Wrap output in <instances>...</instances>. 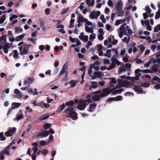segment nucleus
Wrapping results in <instances>:
<instances>
[{
	"label": "nucleus",
	"mask_w": 160,
	"mask_h": 160,
	"mask_svg": "<svg viewBox=\"0 0 160 160\" xmlns=\"http://www.w3.org/2000/svg\"><path fill=\"white\" fill-rule=\"evenodd\" d=\"M31 46V45L26 44L24 46L23 49L22 47H19V48L20 51L19 54L22 56L28 54V49Z\"/></svg>",
	"instance_id": "obj_3"
},
{
	"label": "nucleus",
	"mask_w": 160,
	"mask_h": 160,
	"mask_svg": "<svg viewBox=\"0 0 160 160\" xmlns=\"http://www.w3.org/2000/svg\"><path fill=\"white\" fill-rule=\"evenodd\" d=\"M145 9L148 14H150L151 12V11L150 8L148 6H146L145 8Z\"/></svg>",
	"instance_id": "obj_58"
},
{
	"label": "nucleus",
	"mask_w": 160,
	"mask_h": 160,
	"mask_svg": "<svg viewBox=\"0 0 160 160\" xmlns=\"http://www.w3.org/2000/svg\"><path fill=\"white\" fill-rule=\"evenodd\" d=\"M88 35H86L83 37L81 40L83 41L84 42H87L88 41Z\"/></svg>",
	"instance_id": "obj_47"
},
{
	"label": "nucleus",
	"mask_w": 160,
	"mask_h": 160,
	"mask_svg": "<svg viewBox=\"0 0 160 160\" xmlns=\"http://www.w3.org/2000/svg\"><path fill=\"white\" fill-rule=\"evenodd\" d=\"M130 40L129 38H127L125 37L123 39V41L124 42H126L127 44H128Z\"/></svg>",
	"instance_id": "obj_55"
},
{
	"label": "nucleus",
	"mask_w": 160,
	"mask_h": 160,
	"mask_svg": "<svg viewBox=\"0 0 160 160\" xmlns=\"http://www.w3.org/2000/svg\"><path fill=\"white\" fill-rule=\"evenodd\" d=\"M159 18H160V11H158L156 13L155 18L157 19H158Z\"/></svg>",
	"instance_id": "obj_54"
},
{
	"label": "nucleus",
	"mask_w": 160,
	"mask_h": 160,
	"mask_svg": "<svg viewBox=\"0 0 160 160\" xmlns=\"http://www.w3.org/2000/svg\"><path fill=\"white\" fill-rule=\"evenodd\" d=\"M14 92L16 94L15 97L18 99H20L23 96L22 92L17 89H14Z\"/></svg>",
	"instance_id": "obj_12"
},
{
	"label": "nucleus",
	"mask_w": 160,
	"mask_h": 160,
	"mask_svg": "<svg viewBox=\"0 0 160 160\" xmlns=\"http://www.w3.org/2000/svg\"><path fill=\"white\" fill-rule=\"evenodd\" d=\"M108 4L109 7L112 8H113L114 6L112 2L111 1V0H109L108 1Z\"/></svg>",
	"instance_id": "obj_52"
},
{
	"label": "nucleus",
	"mask_w": 160,
	"mask_h": 160,
	"mask_svg": "<svg viewBox=\"0 0 160 160\" xmlns=\"http://www.w3.org/2000/svg\"><path fill=\"white\" fill-rule=\"evenodd\" d=\"M133 89L134 91L138 93H145V92L142 89L141 87L136 86H134Z\"/></svg>",
	"instance_id": "obj_11"
},
{
	"label": "nucleus",
	"mask_w": 160,
	"mask_h": 160,
	"mask_svg": "<svg viewBox=\"0 0 160 160\" xmlns=\"http://www.w3.org/2000/svg\"><path fill=\"white\" fill-rule=\"evenodd\" d=\"M117 55H114L112 56L111 58V61L112 62L116 63L118 60L116 58H117Z\"/></svg>",
	"instance_id": "obj_40"
},
{
	"label": "nucleus",
	"mask_w": 160,
	"mask_h": 160,
	"mask_svg": "<svg viewBox=\"0 0 160 160\" xmlns=\"http://www.w3.org/2000/svg\"><path fill=\"white\" fill-rule=\"evenodd\" d=\"M68 68V64L66 63L63 65L62 68L59 74V75H61L64 73H65V72H66V70Z\"/></svg>",
	"instance_id": "obj_15"
},
{
	"label": "nucleus",
	"mask_w": 160,
	"mask_h": 160,
	"mask_svg": "<svg viewBox=\"0 0 160 160\" xmlns=\"http://www.w3.org/2000/svg\"><path fill=\"white\" fill-rule=\"evenodd\" d=\"M86 98L87 99V100H84L85 101H86V103H87L88 102H92L93 99H92V98L91 95H88L87 96Z\"/></svg>",
	"instance_id": "obj_26"
},
{
	"label": "nucleus",
	"mask_w": 160,
	"mask_h": 160,
	"mask_svg": "<svg viewBox=\"0 0 160 160\" xmlns=\"http://www.w3.org/2000/svg\"><path fill=\"white\" fill-rule=\"evenodd\" d=\"M66 116L67 118H72V119L74 120L77 119L78 118L76 113L73 111L70 113H68V114Z\"/></svg>",
	"instance_id": "obj_9"
},
{
	"label": "nucleus",
	"mask_w": 160,
	"mask_h": 160,
	"mask_svg": "<svg viewBox=\"0 0 160 160\" xmlns=\"http://www.w3.org/2000/svg\"><path fill=\"white\" fill-rule=\"evenodd\" d=\"M72 111H73V108L69 107L65 110L64 112L67 113V115H68V113H70Z\"/></svg>",
	"instance_id": "obj_34"
},
{
	"label": "nucleus",
	"mask_w": 160,
	"mask_h": 160,
	"mask_svg": "<svg viewBox=\"0 0 160 160\" xmlns=\"http://www.w3.org/2000/svg\"><path fill=\"white\" fill-rule=\"evenodd\" d=\"M13 143V142H12L6 148L3 150H2L0 152L2 153V154H7L8 156H9L10 155V153L8 151L10 148L11 145Z\"/></svg>",
	"instance_id": "obj_14"
},
{
	"label": "nucleus",
	"mask_w": 160,
	"mask_h": 160,
	"mask_svg": "<svg viewBox=\"0 0 160 160\" xmlns=\"http://www.w3.org/2000/svg\"><path fill=\"white\" fill-rule=\"evenodd\" d=\"M117 82L120 85H117L116 88L117 90H119L121 91V92L122 91V89L120 88L122 86L126 87H128L129 86L130 84L127 81H122L121 79H118Z\"/></svg>",
	"instance_id": "obj_2"
},
{
	"label": "nucleus",
	"mask_w": 160,
	"mask_h": 160,
	"mask_svg": "<svg viewBox=\"0 0 160 160\" xmlns=\"http://www.w3.org/2000/svg\"><path fill=\"white\" fill-rule=\"evenodd\" d=\"M101 14L100 12L99 11H92L90 14L89 17L91 19H96Z\"/></svg>",
	"instance_id": "obj_5"
},
{
	"label": "nucleus",
	"mask_w": 160,
	"mask_h": 160,
	"mask_svg": "<svg viewBox=\"0 0 160 160\" xmlns=\"http://www.w3.org/2000/svg\"><path fill=\"white\" fill-rule=\"evenodd\" d=\"M21 103L19 102H13L12 104V107L15 108H18L21 105Z\"/></svg>",
	"instance_id": "obj_31"
},
{
	"label": "nucleus",
	"mask_w": 160,
	"mask_h": 160,
	"mask_svg": "<svg viewBox=\"0 0 160 160\" xmlns=\"http://www.w3.org/2000/svg\"><path fill=\"white\" fill-rule=\"evenodd\" d=\"M32 149L33 151V153H36L38 150V148L37 147H32Z\"/></svg>",
	"instance_id": "obj_61"
},
{
	"label": "nucleus",
	"mask_w": 160,
	"mask_h": 160,
	"mask_svg": "<svg viewBox=\"0 0 160 160\" xmlns=\"http://www.w3.org/2000/svg\"><path fill=\"white\" fill-rule=\"evenodd\" d=\"M50 126L51 124L48 123H46L44 125L43 128L44 129H46L50 128Z\"/></svg>",
	"instance_id": "obj_60"
},
{
	"label": "nucleus",
	"mask_w": 160,
	"mask_h": 160,
	"mask_svg": "<svg viewBox=\"0 0 160 160\" xmlns=\"http://www.w3.org/2000/svg\"><path fill=\"white\" fill-rule=\"evenodd\" d=\"M71 87H74L76 86V82L75 80H72L69 82Z\"/></svg>",
	"instance_id": "obj_38"
},
{
	"label": "nucleus",
	"mask_w": 160,
	"mask_h": 160,
	"mask_svg": "<svg viewBox=\"0 0 160 160\" xmlns=\"http://www.w3.org/2000/svg\"><path fill=\"white\" fill-rule=\"evenodd\" d=\"M12 43H7L4 45L3 47L7 48L9 49L11 48V46L12 45Z\"/></svg>",
	"instance_id": "obj_49"
},
{
	"label": "nucleus",
	"mask_w": 160,
	"mask_h": 160,
	"mask_svg": "<svg viewBox=\"0 0 160 160\" xmlns=\"http://www.w3.org/2000/svg\"><path fill=\"white\" fill-rule=\"evenodd\" d=\"M160 82V79L158 77L154 76L153 77L151 82L152 83H156V82Z\"/></svg>",
	"instance_id": "obj_21"
},
{
	"label": "nucleus",
	"mask_w": 160,
	"mask_h": 160,
	"mask_svg": "<svg viewBox=\"0 0 160 160\" xmlns=\"http://www.w3.org/2000/svg\"><path fill=\"white\" fill-rule=\"evenodd\" d=\"M69 8H64L63 9L61 12V14L62 15H63L66 13L68 11V10Z\"/></svg>",
	"instance_id": "obj_56"
},
{
	"label": "nucleus",
	"mask_w": 160,
	"mask_h": 160,
	"mask_svg": "<svg viewBox=\"0 0 160 160\" xmlns=\"http://www.w3.org/2000/svg\"><path fill=\"white\" fill-rule=\"evenodd\" d=\"M122 20L120 19L117 20L116 21V22L115 23V25L116 26H118L120 24H121L122 23Z\"/></svg>",
	"instance_id": "obj_59"
},
{
	"label": "nucleus",
	"mask_w": 160,
	"mask_h": 160,
	"mask_svg": "<svg viewBox=\"0 0 160 160\" xmlns=\"http://www.w3.org/2000/svg\"><path fill=\"white\" fill-rule=\"evenodd\" d=\"M100 62L98 61H96L94 63L91 64L90 65V68H94V69L98 71L99 70V65Z\"/></svg>",
	"instance_id": "obj_8"
},
{
	"label": "nucleus",
	"mask_w": 160,
	"mask_h": 160,
	"mask_svg": "<svg viewBox=\"0 0 160 160\" xmlns=\"http://www.w3.org/2000/svg\"><path fill=\"white\" fill-rule=\"evenodd\" d=\"M156 59L152 60V62L153 63H155L156 62H158V64H160V53L159 52L158 54L156 56Z\"/></svg>",
	"instance_id": "obj_17"
},
{
	"label": "nucleus",
	"mask_w": 160,
	"mask_h": 160,
	"mask_svg": "<svg viewBox=\"0 0 160 160\" xmlns=\"http://www.w3.org/2000/svg\"><path fill=\"white\" fill-rule=\"evenodd\" d=\"M16 129L15 127L10 128L8 131L5 132V135L7 137L12 136L15 133Z\"/></svg>",
	"instance_id": "obj_6"
},
{
	"label": "nucleus",
	"mask_w": 160,
	"mask_h": 160,
	"mask_svg": "<svg viewBox=\"0 0 160 160\" xmlns=\"http://www.w3.org/2000/svg\"><path fill=\"white\" fill-rule=\"evenodd\" d=\"M6 138L4 137L3 133V132L0 133V140L4 141L6 140Z\"/></svg>",
	"instance_id": "obj_44"
},
{
	"label": "nucleus",
	"mask_w": 160,
	"mask_h": 160,
	"mask_svg": "<svg viewBox=\"0 0 160 160\" xmlns=\"http://www.w3.org/2000/svg\"><path fill=\"white\" fill-rule=\"evenodd\" d=\"M34 82V78H32L29 77L25 80L24 84V85H29Z\"/></svg>",
	"instance_id": "obj_16"
},
{
	"label": "nucleus",
	"mask_w": 160,
	"mask_h": 160,
	"mask_svg": "<svg viewBox=\"0 0 160 160\" xmlns=\"http://www.w3.org/2000/svg\"><path fill=\"white\" fill-rule=\"evenodd\" d=\"M142 71L139 69H137L135 70V73L136 76L140 77L141 75V74L139 73V72Z\"/></svg>",
	"instance_id": "obj_46"
},
{
	"label": "nucleus",
	"mask_w": 160,
	"mask_h": 160,
	"mask_svg": "<svg viewBox=\"0 0 160 160\" xmlns=\"http://www.w3.org/2000/svg\"><path fill=\"white\" fill-rule=\"evenodd\" d=\"M129 58V56L127 54L125 55L123 57V60L124 62H127L128 61V59Z\"/></svg>",
	"instance_id": "obj_48"
},
{
	"label": "nucleus",
	"mask_w": 160,
	"mask_h": 160,
	"mask_svg": "<svg viewBox=\"0 0 160 160\" xmlns=\"http://www.w3.org/2000/svg\"><path fill=\"white\" fill-rule=\"evenodd\" d=\"M23 115L22 112V110H20L19 112L16 115L15 118L13 119L14 121L18 122L20 120L23 118Z\"/></svg>",
	"instance_id": "obj_7"
},
{
	"label": "nucleus",
	"mask_w": 160,
	"mask_h": 160,
	"mask_svg": "<svg viewBox=\"0 0 160 160\" xmlns=\"http://www.w3.org/2000/svg\"><path fill=\"white\" fill-rule=\"evenodd\" d=\"M100 19L102 20V22L103 23H105L106 22V19L104 18V16L103 15H101L100 17Z\"/></svg>",
	"instance_id": "obj_51"
},
{
	"label": "nucleus",
	"mask_w": 160,
	"mask_h": 160,
	"mask_svg": "<svg viewBox=\"0 0 160 160\" xmlns=\"http://www.w3.org/2000/svg\"><path fill=\"white\" fill-rule=\"evenodd\" d=\"M159 30H160V23L157 25L154 28V32H157Z\"/></svg>",
	"instance_id": "obj_37"
},
{
	"label": "nucleus",
	"mask_w": 160,
	"mask_h": 160,
	"mask_svg": "<svg viewBox=\"0 0 160 160\" xmlns=\"http://www.w3.org/2000/svg\"><path fill=\"white\" fill-rule=\"evenodd\" d=\"M116 13L118 16H121L124 14V11L122 9H116Z\"/></svg>",
	"instance_id": "obj_23"
},
{
	"label": "nucleus",
	"mask_w": 160,
	"mask_h": 160,
	"mask_svg": "<svg viewBox=\"0 0 160 160\" xmlns=\"http://www.w3.org/2000/svg\"><path fill=\"white\" fill-rule=\"evenodd\" d=\"M116 63L112 62V63L110 65V66L107 68L108 70H110L114 68L116 66Z\"/></svg>",
	"instance_id": "obj_33"
},
{
	"label": "nucleus",
	"mask_w": 160,
	"mask_h": 160,
	"mask_svg": "<svg viewBox=\"0 0 160 160\" xmlns=\"http://www.w3.org/2000/svg\"><path fill=\"white\" fill-rule=\"evenodd\" d=\"M36 153H33L31 156V158L32 160H36Z\"/></svg>",
	"instance_id": "obj_64"
},
{
	"label": "nucleus",
	"mask_w": 160,
	"mask_h": 160,
	"mask_svg": "<svg viewBox=\"0 0 160 160\" xmlns=\"http://www.w3.org/2000/svg\"><path fill=\"white\" fill-rule=\"evenodd\" d=\"M15 33V34H18L22 32L23 30L20 27H16L14 28Z\"/></svg>",
	"instance_id": "obj_22"
},
{
	"label": "nucleus",
	"mask_w": 160,
	"mask_h": 160,
	"mask_svg": "<svg viewBox=\"0 0 160 160\" xmlns=\"http://www.w3.org/2000/svg\"><path fill=\"white\" fill-rule=\"evenodd\" d=\"M85 31L88 32L92 33L93 32V28L92 27H89L87 25H85Z\"/></svg>",
	"instance_id": "obj_18"
},
{
	"label": "nucleus",
	"mask_w": 160,
	"mask_h": 160,
	"mask_svg": "<svg viewBox=\"0 0 160 160\" xmlns=\"http://www.w3.org/2000/svg\"><path fill=\"white\" fill-rule=\"evenodd\" d=\"M49 132L48 131L42 132L39 133L38 136L42 137H45L47 136L49 134Z\"/></svg>",
	"instance_id": "obj_19"
},
{
	"label": "nucleus",
	"mask_w": 160,
	"mask_h": 160,
	"mask_svg": "<svg viewBox=\"0 0 160 160\" xmlns=\"http://www.w3.org/2000/svg\"><path fill=\"white\" fill-rule=\"evenodd\" d=\"M100 98H102V97H101L100 94L95 95L92 97V99L93 100L97 101L100 100Z\"/></svg>",
	"instance_id": "obj_28"
},
{
	"label": "nucleus",
	"mask_w": 160,
	"mask_h": 160,
	"mask_svg": "<svg viewBox=\"0 0 160 160\" xmlns=\"http://www.w3.org/2000/svg\"><path fill=\"white\" fill-rule=\"evenodd\" d=\"M126 70V68L123 65H121V67L118 69L119 73H122L123 72H125Z\"/></svg>",
	"instance_id": "obj_24"
},
{
	"label": "nucleus",
	"mask_w": 160,
	"mask_h": 160,
	"mask_svg": "<svg viewBox=\"0 0 160 160\" xmlns=\"http://www.w3.org/2000/svg\"><path fill=\"white\" fill-rule=\"evenodd\" d=\"M12 56L15 59L18 58V54L17 50H15L13 51Z\"/></svg>",
	"instance_id": "obj_27"
},
{
	"label": "nucleus",
	"mask_w": 160,
	"mask_h": 160,
	"mask_svg": "<svg viewBox=\"0 0 160 160\" xmlns=\"http://www.w3.org/2000/svg\"><path fill=\"white\" fill-rule=\"evenodd\" d=\"M49 115L48 114H46L40 117V119L41 120H46L48 119L49 117Z\"/></svg>",
	"instance_id": "obj_30"
},
{
	"label": "nucleus",
	"mask_w": 160,
	"mask_h": 160,
	"mask_svg": "<svg viewBox=\"0 0 160 160\" xmlns=\"http://www.w3.org/2000/svg\"><path fill=\"white\" fill-rule=\"evenodd\" d=\"M126 28L127 29V30L128 32L129 33L131 34L132 33V30L131 29H130V27L129 26H126Z\"/></svg>",
	"instance_id": "obj_57"
},
{
	"label": "nucleus",
	"mask_w": 160,
	"mask_h": 160,
	"mask_svg": "<svg viewBox=\"0 0 160 160\" xmlns=\"http://www.w3.org/2000/svg\"><path fill=\"white\" fill-rule=\"evenodd\" d=\"M154 66L155 67H153L152 68V70L154 72H157L158 71V65H156L155 64Z\"/></svg>",
	"instance_id": "obj_43"
},
{
	"label": "nucleus",
	"mask_w": 160,
	"mask_h": 160,
	"mask_svg": "<svg viewBox=\"0 0 160 160\" xmlns=\"http://www.w3.org/2000/svg\"><path fill=\"white\" fill-rule=\"evenodd\" d=\"M57 23L56 24V26L57 28H63L64 26L63 25L61 24V21L60 20H58L57 21Z\"/></svg>",
	"instance_id": "obj_25"
},
{
	"label": "nucleus",
	"mask_w": 160,
	"mask_h": 160,
	"mask_svg": "<svg viewBox=\"0 0 160 160\" xmlns=\"http://www.w3.org/2000/svg\"><path fill=\"white\" fill-rule=\"evenodd\" d=\"M6 19V15H3L0 18V24L3 23Z\"/></svg>",
	"instance_id": "obj_41"
},
{
	"label": "nucleus",
	"mask_w": 160,
	"mask_h": 160,
	"mask_svg": "<svg viewBox=\"0 0 160 160\" xmlns=\"http://www.w3.org/2000/svg\"><path fill=\"white\" fill-rule=\"evenodd\" d=\"M96 104L95 103H93L91 104L88 111L90 112H92L94 111L95 110V108L96 107Z\"/></svg>",
	"instance_id": "obj_20"
},
{
	"label": "nucleus",
	"mask_w": 160,
	"mask_h": 160,
	"mask_svg": "<svg viewBox=\"0 0 160 160\" xmlns=\"http://www.w3.org/2000/svg\"><path fill=\"white\" fill-rule=\"evenodd\" d=\"M98 55L99 56H102V55L103 53L102 51V47L101 45H98Z\"/></svg>",
	"instance_id": "obj_29"
},
{
	"label": "nucleus",
	"mask_w": 160,
	"mask_h": 160,
	"mask_svg": "<svg viewBox=\"0 0 160 160\" xmlns=\"http://www.w3.org/2000/svg\"><path fill=\"white\" fill-rule=\"evenodd\" d=\"M7 40L6 38V36L5 35H3L2 37H0V43L2 44V41H4L5 42H6Z\"/></svg>",
	"instance_id": "obj_35"
},
{
	"label": "nucleus",
	"mask_w": 160,
	"mask_h": 160,
	"mask_svg": "<svg viewBox=\"0 0 160 160\" xmlns=\"http://www.w3.org/2000/svg\"><path fill=\"white\" fill-rule=\"evenodd\" d=\"M121 91L119 90H117L116 88H113L110 90L109 88L103 89L101 93L100 94L102 98L106 97L111 92L114 94L120 93Z\"/></svg>",
	"instance_id": "obj_1"
},
{
	"label": "nucleus",
	"mask_w": 160,
	"mask_h": 160,
	"mask_svg": "<svg viewBox=\"0 0 160 160\" xmlns=\"http://www.w3.org/2000/svg\"><path fill=\"white\" fill-rule=\"evenodd\" d=\"M138 47L140 48V51L141 53L143 52L145 50V47L143 45L138 46Z\"/></svg>",
	"instance_id": "obj_53"
},
{
	"label": "nucleus",
	"mask_w": 160,
	"mask_h": 160,
	"mask_svg": "<svg viewBox=\"0 0 160 160\" xmlns=\"http://www.w3.org/2000/svg\"><path fill=\"white\" fill-rule=\"evenodd\" d=\"M85 19L81 16H79L78 18V23H80L85 22Z\"/></svg>",
	"instance_id": "obj_39"
},
{
	"label": "nucleus",
	"mask_w": 160,
	"mask_h": 160,
	"mask_svg": "<svg viewBox=\"0 0 160 160\" xmlns=\"http://www.w3.org/2000/svg\"><path fill=\"white\" fill-rule=\"evenodd\" d=\"M65 108V104L63 103L58 108V109L59 111L60 112H61V111Z\"/></svg>",
	"instance_id": "obj_45"
},
{
	"label": "nucleus",
	"mask_w": 160,
	"mask_h": 160,
	"mask_svg": "<svg viewBox=\"0 0 160 160\" xmlns=\"http://www.w3.org/2000/svg\"><path fill=\"white\" fill-rule=\"evenodd\" d=\"M85 22H86L88 26H91L92 25V23L91 22L88 21L87 19H85Z\"/></svg>",
	"instance_id": "obj_62"
},
{
	"label": "nucleus",
	"mask_w": 160,
	"mask_h": 160,
	"mask_svg": "<svg viewBox=\"0 0 160 160\" xmlns=\"http://www.w3.org/2000/svg\"><path fill=\"white\" fill-rule=\"evenodd\" d=\"M87 104L88 103H86V101L82 100H80L78 102L77 108L80 110H83L86 108Z\"/></svg>",
	"instance_id": "obj_4"
},
{
	"label": "nucleus",
	"mask_w": 160,
	"mask_h": 160,
	"mask_svg": "<svg viewBox=\"0 0 160 160\" xmlns=\"http://www.w3.org/2000/svg\"><path fill=\"white\" fill-rule=\"evenodd\" d=\"M25 33H23L17 37L16 40L17 41H20L25 36Z\"/></svg>",
	"instance_id": "obj_36"
},
{
	"label": "nucleus",
	"mask_w": 160,
	"mask_h": 160,
	"mask_svg": "<svg viewBox=\"0 0 160 160\" xmlns=\"http://www.w3.org/2000/svg\"><path fill=\"white\" fill-rule=\"evenodd\" d=\"M94 74L95 75L97 78H99L101 77V76L102 75V73L99 71L95 72H94Z\"/></svg>",
	"instance_id": "obj_42"
},
{
	"label": "nucleus",
	"mask_w": 160,
	"mask_h": 160,
	"mask_svg": "<svg viewBox=\"0 0 160 160\" xmlns=\"http://www.w3.org/2000/svg\"><path fill=\"white\" fill-rule=\"evenodd\" d=\"M123 6V1L121 0L118 1L116 4V9H122Z\"/></svg>",
	"instance_id": "obj_13"
},
{
	"label": "nucleus",
	"mask_w": 160,
	"mask_h": 160,
	"mask_svg": "<svg viewBox=\"0 0 160 160\" xmlns=\"http://www.w3.org/2000/svg\"><path fill=\"white\" fill-rule=\"evenodd\" d=\"M18 17V16L17 15H13L12 16V17H10L9 20L10 21H12L13 19L16 18Z\"/></svg>",
	"instance_id": "obj_63"
},
{
	"label": "nucleus",
	"mask_w": 160,
	"mask_h": 160,
	"mask_svg": "<svg viewBox=\"0 0 160 160\" xmlns=\"http://www.w3.org/2000/svg\"><path fill=\"white\" fill-rule=\"evenodd\" d=\"M91 33L89 36V39L91 41H93L96 38V34L93 32Z\"/></svg>",
	"instance_id": "obj_32"
},
{
	"label": "nucleus",
	"mask_w": 160,
	"mask_h": 160,
	"mask_svg": "<svg viewBox=\"0 0 160 160\" xmlns=\"http://www.w3.org/2000/svg\"><path fill=\"white\" fill-rule=\"evenodd\" d=\"M126 30V24L124 23L121 26L120 29L118 28L117 29V31L118 32L120 30V31L124 33V35H126L127 34Z\"/></svg>",
	"instance_id": "obj_10"
},
{
	"label": "nucleus",
	"mask_w": 160,
	"mask_h": 160,
	"mask_svg": "<svg viewBox=\"0 0 160 160\" xmlns=\"http://www.w3.org/2000/svg\"><path fill=\"white\" fill-rule=\"evenodd\" d=\"M74 104V102L72 101H70L66 103V105L67 106H72Z\"/></svg>",
	"instance_id": "obj_50"
}]
</instances>
